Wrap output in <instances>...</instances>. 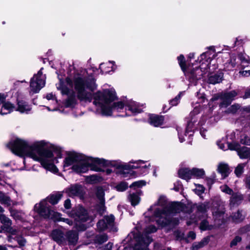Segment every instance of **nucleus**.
I'll list each match as a JSON object with an SVG mask.
<instances>
[{
	"mask_svg": "<svg viewBox=\"0 0 250 250\" xmlns=\"http://www.w3.org/2000/svg\"><path fill=\"white\" fill-rule=\"evenodd\" d=\"M208 242V239L207 238H204L201 242L198 243H194L192 247V250H198L207 245Z\"/></svg>",
	"mask_w": 250,
	"mask_h": 250,
	"instance_id": "nucleus-38",
	"label": "nucleus"
},
{
	"mask_svg": "<svg viewBox=\"0 0 250 250\" xmlns=\"http://www.w3.org/2000/svg\"><path fill=\"white\" fill-rule=\"evenodd\" d=\"M113 244L111 243H108L106 245L103 250H111Z\"/></svg>",
	"mask_w": 250,
	"mask_h": 250,
	"instance_id": "nucleus-59",
	"label": "nucleus"
},
{
	"mask_svg": "<svg viewBox=\"0 0 250 250\" xmlns=\"http://www.w3.org/2000/svg\"><path fill=\"white\" fill-rule=\"evenodd\" d=\"M188 237L191 240H194L196 238V234L193 231H190L188 234Z\"/></svg>",
	"mask_w": 250,
	"mask_h": 250,
	"instance_id": "nucleus-60",
	"label": "nucleus"
},
{
	"mask_svg": "<svg viewBox=\"0 0 250 250\" xmlns=\"http://www.w3.org/2000/svg\"><path fill=\"white\" fill-rule=\"evenodd\" d=\"M243 98L244 99H247V98H250V89L247 90L246 91L245 94L244 96H243Z\"/></svg>",
	"mask_w": 250,
	"mask_h": 250,
	"instance_id": "nucleus-62",
	"label": "nucleus"
},
{
	"mask_svg": "<svg viewBox=\"0 0 250 250\" xmlns=\"http://www.w3.org/2000/svg\"><path fill=\"white\" fill-rule=\"evenodd\" d=\"M215 52L214 46L208 47V50L202 54L200 56V62L201 63L200 67H195L193 70L189 68L186 69L185 60L183 55L178 57V60L182 70L189 82L196 85L197 81L200 79L207 72L210 73L217 67L214 64L211 65V62L214 61L212 59L216 57L218 53Z\"/></svg>",
	"mask_w": 250,
	"mask_h": 250,
	"instance_id": "nucleus-4",
	"label": "nucleus"
},
{
	"mask_svg": "<svg viewBox=\"0 0 250 250\" xmlns=\"http://www.w3.org/2000/svg\"><path fill=\"white\" fill-rule=\"evenodd\" d=\"M208 208V203H201L197 205L196 215L198 216V217L191 219L190 221L187 222V225H190L194 223H196L199 220H201L200 229L202 230L210 229V226H209L208 222L206 219L207 217V211Z\"/></svg>",
	"mask_w": 250,
	"mask_h": 250,
	"instance_id": "nucleus-11",
	"label": "nucleus"
},
{
	"mask_svg": "<svg viewBox=\"0 0 250 250\" xmlns=\"http://www.w3.org/2000/svg\"><path fill=\"white\" fill-rule=\"evenodd\" d=\"M146 185V181L144 180H140L133 183L130 186V188H139L145 186Z\"/></svg>",
	"mask_w": 250,
	"mask_h": 250,
	"instance_id": "nucleus-41",
	"label": "nucleus"
},
{
	"mask_svg": "<svg viewBox=\"0 0 250 250\" xmlns=\"http://www.w3.org/2000/svg\"><path fill=\"white\" fill-rule=\"evenodd\" d=\"M228 137L230 139L233 140V139H235V132H232L230 135H228Z\"/></svg>",
	"mask_w": 250,
	"mask_h": 250,
	"instance_id": "nucleus-64",
	"label": "nucleus"
},
{
	"mask_svg": "<svg viewBox=\"0 0 250 250\" xmlns=\"http://www.w3.org/2000/svg\"><path fill=\"white\" fill-rule=\"evenodd\" d=\"M42 68L37 74L34 75L31 79L29 90L30 95L38 93L45 85L46 77L42 73Z\"/></svg>",
	"mask_w": 250,
	"mask_h": 250,
	"instance_id": "nucleus-13",
	"label": "nucleus"
},
{
	"mask_svg": "<svg viewBox=\"0 0 250 250\" xmlns=\"http://www.w3.org/2000/svg\"><path fill=\"white\" fill-rule=\"evenodd\" d=\"M240 108L239 104H234L231 106L228 109V112L229 113H234L236 112Z\"/></svg>",
	"mask_w": 250,
	"mask_h": 250,
	"instance_id": "nucleus-48",
	"label": "nucleus"
},
{
	"mask_svg": "<svg viewBox=\"0 0 250 250\" xmlns=\"http://www.w3.org/2000/svg\"><path fill=\"white\" fill-rule=\"evenodd\" d=\"M84 165L86 167L85 172L89 169L91 170L100 172L103 171L102 167L106 166H112L115 168L116 174L120 175L121 161H108L103 158H93L85 156Z\"/></svg>",
	"mask_w": 250,
	"mask_h": 250,
	"instance_id": "nucleus-5",
	"label": "nucleus"
},
{
	"mask_svg": "<svg viewBox=\"0 0 250 250\" xmlns=\"http://www.w3.org/2000/svg\"><path fill=\"white\" fill-rule=\"evenodd\" d=\"M240 142L242 144L250 146V139L247 136H242Z\"/></svg>",
	"mask_w": 250,
	"mask_h": 250,
	"instance_id": "nucleus-46",
	"label": "nucleus"
},
{
	"mask_svg": "<svg viewBox=\"0 0 250 250\" xmlns=\"http://www.w3.org/2000/svg\"><path fill=\"white\" fill-rule=\"evenodd\" d=\"M243 195L240 193L233 192L230 199V204L232 206L235 205H237L243 200Z\"/></svg>",
	"mask_w": 250,
	"mask_h": 250,
	"instance_id": "nucleus-28",
	"label": "nucleus"
},
{
	"mask_svg": "<svg viewBox=\"0 0 250 250\" xmlns=\"http://www.w3.org/2000/svg\"><path fill=\"white\" fill-rule=\"evenodd\" d=\"M212 215L215 220L223 219L224 208L223 206H214L212 208Z\"/></svg>",
	"mask_w": 250,
	"mask_h": 250,
	"instance_id": "nucleus-21",
	"label": "nucleus"
},
{
	"mask_svg": "<svg viewBox=\"0 0 250 250\" xmlns=\"http://www.w3.org/2000/svg\"><path fill=\"white\" fill-rule=\"evenodd\" d=\"M241 215L238 211L236 214H234L232 216V219L234 221L238 222L242 220V218H241Z\"/></svg>",
	"mask_w": 250,
	"mask_h": 250,
	"instance_id": "nucleus-49",
	"label": "nucleus"
},
{
	"mask_svg": "<svg viewBox=\"0 0 250 250\" xmlns=\"http://www.w3.org/2000/svg\"><path fill=\"white\" fill-rule=\"evenodd\" d=\"M96 196L99 199V203L101 206V208L104 210V191L103 189L99 187L96 189Z\"/></svg>",
	"mask_w": 250,
	"mask_h": 250,
	"instance_id": "nucleus-29",
	"label": "nucleus"
},
{
	"mask_svg": "<svg viewBox=\"0 0 250 250\" xmlns=\"http://www.w3.org/2000/svg\"><path fill=\"white\" fill-rule=\"evenodd\" d=\"M164 122V118L162 116L151 115L149 117V123L152 125L158 127L161 125Z\"/></svg>",
	"mask_w": 250,
	"mask_h": 250,
	"instance_id": "nucleus-26",
	"label": "nucleus"
},
{
	"mask_svg": "<svg viewBox=\"0 0 250 250\" xmlns=\"http://www.w3.org/2000/svg\"><path fill=\"white\" fill-rule=\"evenodd\" d=\"M70 216L74 219L75 227L78 231H83L86 229V226L83 223L86 222L89 217L85 209L82 207H77L72 210Z\"/></svg>",
	"mask_w": 250,
	"mask_h": 250,
	"instance_id": "nucleus-12",
	"label": "nucleus"
},
{
	"mask_svg": "<svg viewBox=\"0 0 250 250\" xmlns=\"http://www.w3.org/2000/svg\"><path fill=\"white\" fill-rule=\"evenodd\" d=\"M85 156L75 151L67 152L63 161V168L71 166V169L77 173H85L86 169V167L84 165Z\"/></svg>",
	"mask_w": 250,
	"mask_h": 250,
	"instance_id": "nucleus-7",
	"label": "nucleus"
},
{
	"mask_svg": "<svg viewBox=\"0 0 250 250\" xmlns=\"http://www.w3.org/2000/svg\"><path fill=\"white\" fill-rule=\"evenodd\" d=\"M236 58L232 57L229 60V62H226L224 65V69L226 70H232L238 62V61H236Z\"/></svg>",
	"mask_w": 250,
	"mask_h": 250,
	"instance_id": "nucleus-30",
	"label": "nucleus"
},
{
	"mask_svg": "<svg viewBox=\"0 0 250 250\" xmlns=\"http://www.w3.org/2000/svg\"><path fill=\"white\" fill-rule=\"evenodd\" d=\"M67 237L70 244H75L78 239V233L75 230L69 231L67 233Z\"/></svg>",
	"mask_w": 250,
	"mask_h": 250,
	"instance_id": "nucleus-34",
	"label": "nucleus"
},
{
	"mask_svg": "<svg viewBox=\"0 0 250 250\" xmlns=\"http://www.w3.org/2000/svg\"><path fill=\"white\" fill-rule=\"evenodd\" d=\"M65 83L72 89H69L61 80L56 85L62 94L67 95L64 103L66 107H73L78 99L91 102L92 98L93 104L100 110L103 116L118 115V113L124 110L125 114L121 116L135 115L141 113L144 107V104L131 100L114 102L117 97L113 88L98 91L92 95V92L97 89V85L93 76H88L85 71L76 74L72 78H66Z\"/></svg>",
	"mask_w": 250,
	"mask_h": 250,
	"instance_id": "nucleus-1",
	"label": "nucleus"
},
{
	"mask_svg": "<svg viewBox=\"0 0 250 250\" xmlns=\"http://www.w3.org/2000/svg\"><path fill=\"white\" fill-rule=\"evenodd\" d=\"M157 228L151 225L146 229L143 234H141L140 232L137 234L133 233L132 235L136 242L133 248L134 250H148L147 246L152 241V239L147 234L155 232Z\"/></svg>",
	"mask_w": 250,
	"mask_h": 250,
	"instance_id": "nucleus-10",
	"label": "nucleus"
},
{
	"mask_svg": "<svg viewBox=\"0 0 250 250\" xmlns=\"http://www.w3.org/2000/svg\"><path fill=\"white\" fill-rule=\"evenodd\" d=\"M0 203L7 206L17 205L16 202L12 201L9 197L1 193H0Z\"/></svg>",
	"mask_w": 250,
	"mask_h": 250,
	"instance_id": "nucleus-33",
	"label": "nucleus"
},
{
	"mask_svg": "<svg viewBox=\"0 0 250 250\" xmlns=\"http://www.w3.org/2000/svg\"><path fill=\"white\" fill-rule=\"evenodd\" d=\"M66 192L70 197H82L83 193V189L80 185H73L66 189Z\"/></svg>",
	"mask_w": 250,
	"mask_h": 250,
	"instance_id": "nucleus-17",
	"label": "nucleus"
},
{
	"mask_svg": "<svg viewBox=\"0 0 250 250\" xmlns=\"http://www.w3.org/2000/svg\"><path fill=\"white\" fill-rule=\"evenodd\" d=\"M188 208L184 204L173 202L169 203L166 197L161 196L157 202L151 206L144 215L149 221H155L161 227L173 223L172 217L175 213L188 211Z\"/></svg>",
	"mask_w": 250,
	"mask_h": 250,
	"instance_id": "nucleus-3",
	"label": "nucleus"
},
{
	"mask_svg": "<svg viewBox=\"0 0 250 250\" xmlns=\"http://www.w3.org/2000/svg\"><path fill=\"white\" fill-rule=\"evenodd\" d=\"M204 190L205 188L203 186L198 185L196 186V188L194 189V190L196 194L200 195L204 192Z\"/></svg>",
	"mask_w": 250,
	"mask_h": 250,
	"instance_id": "nucleus-45",
	"label": "nucleus"
},
{
	"mask_svg": "<svg viewBox=\"0 0 250 250\" xmlns=\"http://www.w3.org/2000/svg\"><path fill=\"white\" fill-rule=\"evenodd\" d=\"M128 186L126 183L125 182H122L117 185L116 187V188L117 190L119 191H125L127 188Z\"/></svg>",
	"mask_w": 250,
	"mask_h": 250,
	"instance_id": "nucleus-44",
	"label": "nucleus"
},
{
	"mask_svg": "<svg viewBox=\"0 0 250 250\" xmlns=\"http://www.w3.org/2000/svg\"><path fill=\"white\" fill-rule=\"evenodd\" d=\"M200 132L203 138L206 139L207 130L203 128L201 129Z\"/></svg>",
	"mask_w": 250,
	"mask_h": 250,
	"instance_id": "nucleus-61",
	"label": "nucleus"
},
{
	"mask_svg": "<svg viewBox=\"0 0 250 250\" xmlns=\"http://www.w3.org/2000/svg\"><path fill=\"white\" fill-rule=\"evenodd\" d=\"M239 73L242 76L248 77L250 76V68H247L245 69L240 70Z\"/></svg>",
	"mask_w": 250,
	"mask_h": 250,
	"instance_id": "nucleus-47",
	"label": "nucleus"
},
{
	"mask_svg": "<svg viewBox=\"0 0 250 250\" xmlns=\"http://www.w3.org/2000/svg\"><path fill=\"white\" fill-rule=\"evenodd\" d=\"M228 147L231 150H236L241 159H246L250 157V148L243 146L240 147V145L236 143H229Z\"/></svg>",
	"mask_w": 250,
	"mask_h": 250,
	"instance_id": "nucleus-15",
	"label": "nucleus"
},
{
	"mask_svg": "<svg viewBox=\"0 0 250 250\" xmlns=\"http://www.w3.org/2000/svg\"><path fill=\"white\" fill-rule=\"evenodd\" d=\"M0 221L3 224L2 230H5L9 228L12 226V221L7 217L3 214L0 215Z\"/></svg>",
	"mask_w": 250,
	"mask_h": 250,
	"instance_id": "nucleus-31",
	"label": "nucleus"
},
{
	"mask_svg": "<svg viewBox=\"0 0 250 250\" xmlns=\"http://www.w3.org/2000/svg\"><path fill=\"white\" fill-rule=\"evenodd\" d=\"M6 97L3 94H0V114L5 115L15 110L16 107L10 102H6Z\"/></svg>",
	"mask_w": 250,
	"mask_h": 250,
	"instance_id": "nucleus-16",
	"label": "nucleus"
},
{
	"mask_svg": "<svg viewBox=\"0 0 250 250\" xmlns=\"http://www.w3.org/2000/svg\"><path fill=\"white\" fill-rule=\"evenodd\" d=\"M237 95V93L235 91H231L222 94L221 97L222 102L220 103V106H226L229 104Z\"/></svg>",
	"mask_w": 250,
	"mask_h": 250,
	"instance_id": "nucleus-18",
	"label": "nucleus"
},
{
	"mask_svg": "<svg viewBox=\"0 0 250 250\" xmlns=\"http://www.w3.org/2000/svg\"><path fill=\"white\" fill-rule=\"evenodd\" d=\"M52 238L59 244H62L65 242L63 232L60 229H55L51 233Z\"/></svg>",
	"mask_w": 250,
	"mask_h": 250,
	"instance_id": "nucleus-20",
	"label": "nucleus"
},
{
	"mask_svg": "<svg viewBox=\"0 0 250 250\" xmlns=\"http://www.w3.org/2000/svg\"><path fill=\"white\" fill-rule=\"evenodd\" d=\"M11 216L17 221H23L24 219L25 214L21 211L15 209H10Z\"/></svg>",
	"mask_w": 250,
	"mask_h": 250,
	"instance_id": "nucleus-27",
	"label": "nucleus"
},
{
	"mask_svg": "<svg viewBox=\"0 0 250 250\" xmlns=\"http://www.w3.org/2000/svg\"><path fill=\"white\" fill-rule=\"evenodd\" d=\"M223 78V74L222 73H219L218 74H215L213 75L209 76L208 78V82L210 83L215 84L217 83H219L221 82Z\"/></svg>",
	"mask_w": 250,
	"mask_h": 250,
	"instance_id": "nucleus-35",
	"label": "nucleus"
},
{
	"mask_svg": "<svg viewBox=\"0 0 250 250\" xmlns=\"http://www.w3.org/2000/svg\"><path fill=\"white\" fill-rule=\"evenodd\" d=\"M128 199L133 206H136L140 201V198L138 193L130 194Z\"/></svg>",
	"mask_w": 250,
	"mask_h": 250,
	"instance_id": "nucleus-36",
	"label": "nucleus"
},
{
	"mask_svg": "<svg viewBox=\"0 0 250 250\" xmlns=\"http://www.w3.org/2000/svg\"><path fill=\"white\" fill-rule=\"evenodd\" d=\"M114 217L113 215L105 216L98 222V229L100 231L108 229L110 231H116L117 229L114 227Z\"/></svg>",
	"mask_w": 250,
	"mask_h": 250,
	"instance_id": "nucleus-14",
	"label": "nucleus"
},
{
	"mask_svg": "<svg viewBox=\"0 0 250 250\" xmlns=\"http://www.w3.org/2000/svg\"><path fill=\"white\" fill-rule=\"evenodd\" d=\"M241 241V238L240 236H236L231 242L230 247L236 246L238 242Z\"/></svg>",
	"mask_w": 250,
	"mask_h": 250,
	"instance_id": "nucleus-50",
	"label": "nucleus"
},
{
	"mask_svg": "<svg viewBox=\"0 0 250 250\" xmlns=\"http://www.w3.org/2000/svg\"><path fill=\"white\" fill-rule=\"evenodd\" d=\"M221 191L226 194L231 195L233 191L227 185H224L220 187Z\"/></svg>",
	"mask_w": 250,
	"mask_h": 250,
	"instance_id": "nucleus-43",
	"label": "nucleus"
},
{
	"mask_svg": "<svg viewBox=\"0 0 250 250\" xmlns=\"http://www.w3.org/2000/svg\"><path fill=\"white\" fill-rule=\"evenodd\" d=\"M191 171L192 174V177L201 178H202L205 174V171L203 169L193 168L191 169Z\"/></svg>",
	"mask_w": 250,
	"mask_h": 250,
	"instance_id": "nucleus-37",
	"label": "nucleus"
},
{
	"mask_svg": "<svg viewBox=\"0 0 250 250\" xmlns=\"http://www.w3.org/2000/svg\"><path fill=\"white\" fill-rule=\"evenodd\" d=\"M116 68L115 62L113 61H109L106 63H101L100 66V68L103 73H107L111 71H114Z\"/></svg>",
	"mask_w": 250,
	"mask_h": 250,
	"instance_id": "nucleus-22",
	"label": "nucleus"
},
{
	"mask_svg": "<svg viewBox=\"0 0 250 250\" xmlns=\"http://www.w3.org/2000/svg\"><path fill=\"white\" fill-rule=\"evenodd\" d=\"M229 170V167L227 164L220 163L218 165L217 171L221 174L223 178L228 176Z\"/></svg>",
	"mask_w": 250,
	"mask_h": 250,
	"instance_id": "nucleus-25",
	"label": "nucleus"
},
{
	"mask_svg": "<svg viewBox=\"0 0 250 250\" xmlns=\"http://www.w3.org/2000/svg\"><path fill=\"white\" fill-rule=\"evenodd\" d=\"M4 231L9 233L11 235H16L17 234V231L15 229H14L11 226H10L9 228L7 229Z\"/></svg>",
	"mask_w": 250,
	"mask_h": 250,
	"instance_id": "nucleus-53",
	"label": "nucleus"
},
{
	"mask_svg": "<svg viewBox=\"0 0 250 250\" xmlns=\"http://www.w3.org/2000/svg\"><path fill=\"white\" fill-rule=\"evenodd\" d=\"M8 147L20 156H26L39 162L46 170L56 173L58 169L55 166L58 159L62 157L61 149L44 140L34 142L30 144L24 140L17 138L10 142Z\"/></svg>",
	"mask_w": 250,
	"mask_h": 250,
	"instance_id": "nucleus-2",
	"label": "nucleus"
},
{
	"mask_svg": "<svg viewBox=\"0 0 250 250\" xmlns=\"http://www.w3.org/2000/svg\"><path fill=\"white\" fill-rule=\"evenodd\" d=\"M245 184L246 188L250 189V176L246 177L245 179Z\"/></svg>",
	"mask_w": 250,
	"mask_h": 250,
	"instance_id": "nucleus-58",
	"label": "nucleus"
},
{
	"mask_svg": "<svg viewBox=\"0 0 250 250\" xmlns=\"http://www.w3.org/2000/svg\"><path fill=\"white\" fill-rule=\"evenodd\" d=\"M121 165L120 175L123 178L132 177L134 173L133 169H137V172L139 175H146L149 172L150 167L149 163L142 160L130 161L128 163L121 162Z\"/></svg>",
	"mask_w": 250,
	"mask_h": 250,
	"instance_id": "nucleus-6",
	"label": "nucleus"
},
{
	"mask_svg": "<svg viewBox=\"0 0 250 250\" xmlns=\"http://www.w3.org/2000/svg\"><path fill=\"white\" fill-rule=\"evenodd\" d=\"M184 94V92H180L178 96H177L174 99L170 101V104L172 106L176 105L178 104L181 97L183 96Z\"/></svg>",
	"mask_w": 250,
	"mask_h": 250,
	"instance_id": "nucleus-42",
	"label": "nucleus"
},
{
	"mask_svg": "<svg viewBox=\"0 0 250 250\" xmlns=\"http://www.w3.org/2000/svg\"><path fill=\"white\" fill-rule=\"evenodd\" d=\"M233 142H232L231 143H232ZM229 143V142H227V146H226L221 141H219V142H217V145L218 146H219V147H220V149L223 150H227L228 149H229V148L228 147V144Z\"/></svg>",
	"mask_w": 250,
	"mask_h": 250,
	"instance_id": "nucleus-51",
	"label": "nucleus"
},
{
	"mask_svg": "<svg viewBox=\"0 0 250 250\" xmlns=\"http://www.w3.org/2000/svg\"><path fill=\"white\" fill-rule=\"evenodd\" d=\"M100 177L97 175H92L86 176L85 178V181L86 183L93 184L96 183L99 181Z\"/></svg>",
	"mask_w": 250,
	"mask_h": 250,
	"instance_id": "nucleus-39",
	"label": "nucleus"
},
{
	"mask_svg": "<svg viewBox=\"0 0 250 250\" xmlns=\"http://www.w3.org/2000/svg\"><path fill=\"white\" fill-rule=\"evenodd\" d=\"M64 207L67 209L70 208V207H71L70 200L68 199L66 200L64 202Z\"/></svg>",
	"mask_w": 250,
	"mask_h": 250,
	"instance_id": "nucleus-57",
	"label": "nucleus"
},
{
	"mask_svg": "<svg viewBox=\"0 0 250 250\" xmlns=\"http://www.w3.org/2000/svg\"><path fill=\"white\" fill-rule=\"evenodd\" d=\"M200 109L201 105L199 104H197L194 107L193 110L190 113L189 120L188 122L186 130L184 133L182 132L180 128H177L179 138L180 142H183L185 140L183 136L184 135L185 136H187V134H188V137L190 138L193 135L194 127H195L197 125H204V122L201 120L197 123V118L196 117V115L200 112Z\"/></svg>",
	"mask_w": 250,
	"mask_h": 250,
	"instance_id": "nucleus-9",
	"label": "nucleus"
},
{
	"mask_svg": "<svg viewBox=\"0 0 250 250\" xmlns=\"http://www.w3.org/2000/svg\"><path fill=\"white\" fill-rule=\"evenodd\" d=\"M34 210L45 218L51 219L55 221H63L70 226L72 225L73 222L71 220L61 217L60 213L52 210L45 200L36 204L34 206Z\"/></svg>",
	"mask_w": 250,
	"mask_h": 250,
	"instance_id": "nucleus-8",
	"label": "nucleus"
},
{
	"mask_svg": "<svg viewBox=\"0 0 250 250\" xmlns=\"http://www.w3.org/2000/svg\"><path fill=\"white\" fill-rule=\"evenodd\" d=\"M197 97L199 99V103H203L204 102L205 100V95L203 93H201L200 91H199L197 93Z\"/></svg>",
	"mask_w": 250,
	"mask_h": 250,
	"instance_id": "nucleus-52",
	"label": "nucleus"
},
{
	"mask_svg": "<svg viewBox=\"0 0 250 250\" xmlns=\"http://www.w3.org/2000/svg\"><path fill=\"white\" fill-rule=\"evenodd\" d=\"M237 60L240 61L239 69L241 70L245 68H250V62L249 61L248 56L242 54L239 55Z\"/></svg>",
	"mask_w": 250,
	"mask_h": 250,
	"instance_id": "nucleus-23",
	"label": "nucleus"
},
{
	"mask_svg": "<svg viewBox=\"0 0 250 250\" xmlns=\"http://www.w3.org/2000/svg\"><path fill=\"white\" fill-rule=\"evenodd\" d=\"M17 241L18 244L21 246H24L26 243L25 240L22 237L18 238Z\"/></svg>",
	"mask_w": 250,
	"mask_h": 250,
	"instance_id": "nucleus-54",
	"label": "nucleus"
},
{
	"mask_svg": "<svg viewBox=\"0 0 250 250\" xmlns=\"http://www.w3.org/2000/svg\"><path fill=\"white\" fill-rule=\"evenodd\" d=\"M191 169L188 168H181L179 170L178 174L180 178L188 181L192 178V174Z\"/></svg>",
	"mask_w": 250,
	"mask_h": 250,
	"instance_id": "nucleus-24",
	"label": "nucleus"
},
{
	"mask_svg": "<svg viewBox=\"0 0 250 250\" xmlns=\"http://www.w3.org/2000/svg\"><path fill=\"white\" fill-rule=\"evenodd\" d=\"M108 239V237L106 235L104 234L102 235L100 237V242L101 243H104L105 241H106Z\"/></svg>",
	"mask_w": 250,
	"mask_h": 250,
	"instance_id": "nucleus-56",
	"label": "nucleus"
},
{
	"mask_svg": "<svg viewBox=\"0 0 250 250\" xmlns=\"http://www.w3.org/2000/svg\"><path fill=\"white\" fill-rule=\"evenodd\" d=\"M31 106L25 101L21 100L18 101L17 107L15 110L20 112L21 113L28 114L31 110Z\"/></svg>",
	"mask_w": 250,
	"mask_h": 250,
	"instance_id": "nucleus-19",
	"label": "nucleus"
},
{
	"mask_svg": "<svg viewBox=\"0 0 250 250\" xmlns=\"http://www.w3.org/2000/svg\"><path fill=\"white\" fill-rule=\"evenodd\" d=\"M245 167V164H240L237 166L235 169L234 172L237 177H240L243 173Z\"/></svg>",
	"mask_w": 250,
	"mask_h": 250,
	"instance_id": "nucleus-40",
	"label": "nucleus"
},
{
	"mask_svg": "<svg viewBox=\"0 0 250 250\" xmlns=\"http://www.w3.org/2000/svg\"><path fill=\"white\" fill-rule=\"evenodd\" d=\"M111 168H108L105 169V172L107 175L110 174L112 172H115L116 173V172L115 171V168L112 166H110Z\"/></svg>",
	"mask_w": 250,
	"mask_h": 250,
	"instance_id": "nucleus-55",
	"label": "nucleus"
},
{
	"mask_svg": "<svg viewBox=\"0 0 250 250\" xmlns=\"http://www.w3.org/2000/svg\"><path fill=\"white\" fill-rule=\"evenodd\" d=\"M62 197V192H57L55 194L50 195L48 198L47 200L48 202L52 205H55L57 204L59 201Z\"/></svg>",
	"mask_w": 250,
	"mask_h": 250,
	"instance_id": "nucleus-32",
	"label": "nucleus"
},
{
	"mask_svg": "<svg viewBox=\"0 0 250 250\" xmlns=\"http://www.w3.org/2000/svg\"><path fill=\"white\" fill-rule=\"evenodd\" d=\"M46 99L48 100H53L54 99V95L52 93H49L46 95Z\"/></svg>",
	"mask_w": 250,
	"mask_h": 250,
	"instance_id": "nucleus-63",
	"label": "nucleus"
}]
</instances>
